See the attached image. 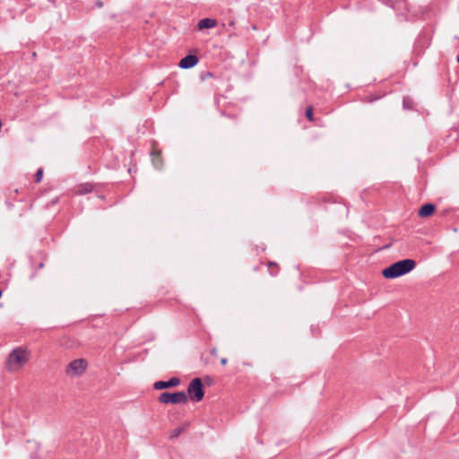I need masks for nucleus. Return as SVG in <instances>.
Instances as JSON below:
<instances>
[{"instance_id": "22", "label": "nucleus", "mask_w": 459, "mask_h": 459, "mask_svg": "<svg viewBox=\"0 0 459 459\" xmlns=\"http://www.w3.org/2000/svg\"><path fill=\"white\" fill-rule=\"evenodd\" d=\"M212 73L208 72V73L206 74V77H212Z\"/></svg>"}, {"instance_id": "24", "label": "nucleus", "mask_w": 459, "mask_h": 459, "mask_svg": "<svg viewBox=\"0 0 459 459\" xmlns=\"http://www.w3.org/2000/svg\"><path fill=\"white\" fill-rule=\"evenodd\" d=\"M35 277V273H33L31 275H30V279H33Z\"/></svg>"}, {"instance_id": "11", "label": "nucleus", "mask_w": 459, "mask_h": 459, "mask_svg": "<svg viewBox=\"0 0 459 459\" xmlns=\"http://www.w3.org/2000/svg\"><path fill=\"white\" fill-rule=\"evenodd\" d=\"M152 163H153L154 167L158 169H161L162 162L160 158V155L157 154L156 152H152Z\"/></svg>"}, {"instance_id": "8", "label": "nucleus", "mask_w": 459, "mask_h": 459, "mask_svg": "<svg viewBox=\"0 0 459 459\" xmlns=\"http://www.w3.org/2000/svg\"><path fill=\"white\" fill-rule=\"evenodd\" d=\"M218 24L217 20L213 18H204L201 19L197 23V29L203 30L204 29H212Z\"/></svg>"}, {"instance_id": "4", "label": "nucleus", "mask_w": 459, "mask_h": 459, "mask_svg": "<svg viewBox=\"0 0 459 459\" xmlns=\"http://www.w3.org/2000/svg\"><path fill=\"white\" fill-rule=\"evenodd\" d=\"M87 366V360L84 359H74L67 365L65 373L70 377H79L85 372Z\"/></svg>"}, {"instance_id": "10", "label": "nucleus", "mask_w": 459, "mask_h": 459, "mask_svg": "<svg viewBox=\"0 0 459 459\" xmlns=\"http://www.w3.org/2000/svg\"><path fill=\"white\" fill-rule=\"evenodd\" d=\"M92 191V186L91 184L81 185L78 187L77 193L79 195L88 194Z\"/></svg>"}, {"instance_id": "5", "label": "nucleus", "mask_w": 459, "mask_h": 459, "mask_svg": "<svg viewBox=\"0 0 459 459\" xmlns=\"http://www.w3.org/2000/svg\"><path fill=\"white\" fill-rule=\"evenodd\" d=\"M28 360L25 351L16 348L8 355L7 364L11 368L13 365H23Z\"/></svg>"}, {"instance_id": "16", "label": "nucleus", "mask_w": 459, "mask_h": 459, "mask_svg": "<svg viewBox=\"0 0 459 459\" xmlns=\"http://www.w3.org/2000/svg\"><path fill=\"white\" fill-rule=\"evenodd\" d=\"M306 117L309 120V121H313L314 120V115H313V108L312 107H308L307 109H306Z\"/></svg>"}, {"instance_id": "9", "label": "nucleus", "mask_w": 459, "mask_h": 459, "mask_svg": "<svg viewBox=\"0 0 459 459\" xmlns=\"http://www.w3.org/2000/svg\"><path fill=\"white\" fill-rule=\"evenodd\" d=\"M435 210H436V206L433 204L428 203V204H423L420 208L418 214L421 218L429 217L430 215H432L434 213Z\"/></svg>"}, {"instance_id": "6", "label": "nucleus", "mask_w": 459, "mask_h": 459, "mask_svg": "<svg viewBox=\"0 0 459 459\" xmlns=\"http://www.w3.org/2000/svg\"><path fill=\"white\" fill-rule=\"evenodd\" d=\"M180 384V379L177 377H173L167 381H156L153 385L154 389L162 390L178 386Z\"/></svg>"}, {"instance_id": "13", "label": "nucleus", "mask_w": 459, "mask_h": 459, "mask_svg": "<svg viewBox=\"0 0 459 459\" xmlns=\"http://www.w3.org/2000/svg\"><path fill=\"white\" fill-rule=\"evenodd\" d=\"M184 429H185L184 427H180V428H177V429H173L170 434V438L173 439V438L178 437L184 431Z\"/></svg>"}, {"instance_id": "17", "label": "nucleus", "mask_w": 459, "mask_h": 459, "mask_svg": "<svg viewBox=\"0 0 459 459\" xmlns=\"http://www.w3.org/2000/svg\"><path fill=\"white\" fill-rule=\"evenodd\" d=\"M96 6L98 8H101L103 6V2H96Z\"/></svg>"}, {"instance_id": "20", "label": "nucleus", "mask_w": 459, "mask_h": 459, "mask_svg": "<svg viewBox=\"0 0 459 459\" xmlns=\"http://www.w3.org/2000/svg\"><path fill=\"white\" fill-rule=\"evenodd\" d=\"M268 265H269V268H271L273 266L277 267V264L273 262H270Z\"/></svg>"}, {"instance_id": "12", "label": "nucleus", "mask_w": 459, "mask_h": 459, "mask_svg": "<svg viewBox=\"0 0 459 459\" xmlns=\"http://www.w3.org/2000/svg\"><path fill=\"white\" fill-rule=\"evenodd\" d=\"M403 106L406 109H412V100L409 97H404Z\"/></svg>"}, {"instance_id": "21", "label": "nucleus", "mask_w": 459, "mask_h": 459, "mask_svg": "<svg viewBox=\"0 0 459 459\" xmlns=\"http://www.w3.org/2000/svg\"><path fill=\"white\" fill-rule=\"evenodd\" d=\"M38 267H39V269L43 268V267H44V263H39Z\"/></svg>"}, {"instance_id": "3", "label": "nucleus", "mask_w": 459, "mask_h": 459, "mask_svg": "<svg viewBox=\"0 0 459 459\" xmlns=\"http://www.w3.org/2000/svg\"><path fill=\"white\" fill-rule=\"evenodd\" d=\"M187 394L189 399L195 403L203 400L204 396V388L202 380L199 377L194 378L188 385Z\"/></svg>"}, {"instance_id": "15", "label": "nucleus", "mask_w": 459, "mask_h": 459, "mask_svg": "<svg viewBox=\"0 0 459 459\" xmlns=\"http://www.w3.org/2000/svg\"><path fill=\"white\" fill-rule=\"evenodd\" d=\"M43 169L39 168L35 174V182L39 183L42 180Z\"/></svg>"}, {"instance_id": "19", "label": "nucleus", "mask_w": 459, "mask_h": 459, "mask_svg": "<svg viewBox=\"0 0 459 459\" xmlns=\"http://www.w3.org/2000/svg\"><path fill=\"white\" fill-rule=\"evenodd\" d=\"M227 362H228V360H227V359H226V358H222V359H221V363L222 365H226V364H227Z\"/></svg>"}, {"instance_id": "2", "label": "nucleus", "mask_w": 459, "mask_h": 459, "mask_svg": "<svg viewBox=\"0 0 459 459\" xmlns=\"http://www.w3.org/2000/svg\"><path fill=\"white\" fill-rule=\"evenodd\" d=\"M187 400L188 396L184 391H178L174 393L163 392L158 397L159 403L165 404L186 403Z\"/></svg>"}, {"instance_id": "14", "label": "nucleus", "mask_w": 459, "mask_h": 459, "mask_svg": "<svg viewBox=\"0 0 459 459\" xmlns=\"http://www.w3.org/2000/svg\"><path fill=\"white\" fill-rule=\"evenodd\" d=\"M386 4H388V5L393 8V9H396L397 8V5H406L407 2H401V1H398V2H385Z\"/></svg>"}, {"instance_id": "23", "label": "nucleus", "mask_w": 459, "mask_h": 459, "mask_svg": "<svg viewBox=\"0 0 459 459\" xmlns=\"http://www.w3.org/2000/svg\"><path fill=\"white\" fill-rule=\"evenodd\" d=\"M271 274L272 275H276L277 274V271H275V272L271 271Z\"/></svg>"}, {"instance_id": "18", "label": "nucleus", "mask_w": 459, "mask_h": 459, "mask_svg": "<svg viewBox=\"0 0 459 459\" xmlns=\"http://www.w3.org/2000/svg\"><path fill=\"white\" fill-rule=\"evenodd\" d=\"M211 354L212 356H216L217 355V350L215 348H213L212 351H211Z\"/></svg>"}, {"instance_id": "1", "label": "nucleus", "mask_w": 459, "mask_h": 459, "mask_svg": "<svg viewBox=\"0 0 459 459\" xmlns=\"http://www.w3.org/2000/svg\"><path fill=\"white\" fill-rule=\"evenodd\" d=\"M416 266L413 259H403L387 266L382 271V275L385 279H395L411 272Z\"/></svg>"}, {"instance_id": "7", "label": "nucleus", "mask_w": 459, "mask_h": 459, "mask_svg": "<svg viewBox=\"0 0 459 459\" xmlns=\"http://www.w3.org/2000/svg\"><path fill=\"white\" fill-rule=\"evenodd\" d=\"M198 62L199 57L196 55L189 54L179 61L178 66L182 69H190L196 65Z\"/></svg>"}]
</instances>
